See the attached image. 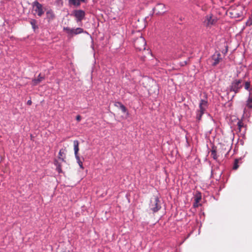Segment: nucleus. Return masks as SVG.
Instances as JSON below:
<instances>
[{
	"label": "nucleus",
	"instance_id": "f257e3e1",
	"mask_svg": "<svg viewBox=\"0 0 252 252\" xmlns=\"http://www.w3.org/2000/svg\"><path fill=\"white\" fill-rule=\"evenodd\" d=\"M149 208L154 213L158 212L161 208L160 201L158 197L153 196L151 198Z\"/></svg>",
	"mask_w": 252,
	"mask_h": 252
},
{
	"label": "nucleus",
	"instance_id": "f03ea898",
	"mask_svg": "<svg viewBox=\"0 0 252 252\" xmlns=\"http://www.w3.org/2000/svg\"><path fill=\"white\" fill-rule=\"evenodd\" d=\"M146 45L145 40L142 36L137 37L134 41V47L139 51L145 50Z\"/></svg>",
	"mask_w": 252,
	"mask_h": 252
},
{
	"label": "nucleus",
	"instance_id": "7ed1b4c3",
	"mask_svg": "<svg viewBox=\"0 0 252 252\" xmlns=\"http://www.w3.org/2000/svg\"><path fill=\"white\" fill-rule=\"evenodd\" d=\"M208 102L206 100L201 99L199 103V109L198 110L196 114V119L200 120L202 115L204 113L207 107Z\"/></svg>",
	"mask_w": 252,
	"mask_h": 252
},
{
	"label": "nucleus",
	"instance_id": "20e7f679",
	"mask_svg": "<svg viewBox=\"0 0 252 252\" xmlns=\"http://www.w3.org/2000/svg\"><path fill=\"white\" fill-rule=\"evenodd\" d=\"M153 10L157 15H162L167 11V7L164 4L159 3L155 6Z\"/></svg>",
	"mask_w": 252,
	"mask_h": 252
},
{
	"label": "nucleus",
	"instance_id": "39448f33",
	"mask_svg": "<svg viewBox=\"0 0 252 252\" xmlns=\"http://www.w3.org/2000/svg\"><path fill=\"white\" fill-rule=\"evenodd\" d=\"M242 80L241 79L234 80L230 86V91L234 92L235 94L238 93L242 87Z\"/></svg>",
	"mask_w": 252,
	"mask_h": 252
},
{
	"label": "nucleus",
	"instance_id": "423d86ee",
	"mask_svg": "<svg viewBox=\"0 0 252 252\" xmlns=\"http://www.w3.org/2000/svg\"><path fill=\"white\" fill-rule=\"evenodd\" d=\"M71 15L75 17L77 22H80L84 18L85 12L84 11L80 9L74 10L72 11Z\"/></svg>",
	"mask_w": 252,
	"mask_h": 252
},
{
	"label": "nucleus",
	"instance_id": "0eeeda50",
	"mask_svg": "<svg viewBox=\"0 0 252 252\" xmlns=\"http://www.w3.org/2000/svg\"><path fill=\"white\" fill-rule=\"evenodd\" d=\"M33 9L39 16H41L44 13L42 5L37 1L33 3Z\"/></svg>",
	"mask_w": 252,
	"mask_h": 252
},
{
	"label": "nucleus",
	"instance_id": "6e6552de",
	"mask_svg": "<svg viewBox=\"0 0 252 252\" xmlns=\"http://www.w3.org/2000/svg\"><path fill=\"white\" fill-rule=\"evenodd\" d=\"M217 21V19L213 17L212 15H208L205 17L204 23L207 27H210L214 25Z\"/></svg>",
	"mask_w": 252,
	"mask_h": 252
},
{
	"label": "nucleus",
	"instance_id": "1a4fd4ad",
	"mask_svg": "<svg viewBox=\"0 0 252 252\" xmlns=\"http://www.w3.org/2000/svg\"><path fill=\"white\" fill-rule=\"evenodd\" d=\"M213 59L214 60V62L212 63V64L214 66H216L217 64L219 63L220 60H221L220 54L218 53L217 55V56L216 55H214L213 57Z\"/></svg>",
	"mask_w": 252,
	"mask_h": 252
},
{
	"label": "nucleus",
	"instance_id": "9d476101",
	"mask_svg": "<svg viewBox=\"0 0 252 252\" xmlns=\"http://www.w3.org/2000/svg\"><path fill=\"white\" fill-rule=\"evenodd\" d=\"M73 145H74V154L75 156H78V151H79V142L77 140H74L73 141Z\"/></svg>",
	"mask_w": 252,
	"mask_h": 252
},
{
	"label": "nucleus",
	"instance_id": "9b49d317",
	"mask_svg": "<svg viewBox=\"0 0 252 252\" xmlns=\"http://www.w3.org/2000/svg\"><path fill=\"white\" fill-rule=\"evenodd\" d=\"M46 17L48 21H51L55 18V14L52 10H49L46 12Z\"/></svg>",
	"mask_w": 252,
	"mask_h": 252
},
{
	"label": "nucleus",
	"instance_id": "f8f14e48",
	"mask_svg": "<svg viewBox=\"0 0 252 252\" xmlns=\"http://www.w3.org/2000/svg\"><path fill=\"white\" fill-rule=\"evenodd\" d=\"M58 158L62 160L63 161H64V158H65V154L64 153V150L63 149H61L59 153Z\"/></svg>",
	"mask_w": 252,
	"mask_h": 252
},
{
	"label": "nucleus",
	"instance_id": "ddd939ff",
	"mask_svg": "<svg viewBox=\"0 0 252 252\" xmlns=\"http://www.w3.org/2000/svg\"><path fill=\"white\" fill-rule=\"evenodd\" d=\"M44 79V77H42L40 74H39L38 76L37 79H34L32 80V84L33 85H36L38 83H39L41 81Z\"/></svg>",
	"mask_w": 252,
	"mask_h": 252
},
{
	"label": "nucleus",
	"instance_id": "4468645a",
	"mask_svg": "<svg viewBox=\"0 0 252 252\" xmlns=\"http://www.w3.org/2000/svg\"><path fill=\"white\" fill-rule=\"evenodd\" d=\"M211 156L214 159L217 160L218 158V156L217 155L216 148L213 147L211 151Z\"/></svg>",
	"mask_w": 252,
	"mask_h": 252
},
{
	"label": "nucleus",
	"instance_id": "2eb2a0df",
	"mask_svg": "<svg viewBox=\"0 0 252 252\" xmlns=\"http://www.w3.org/2000/svg\"><path fill=\"white\" fill-rule=\"evenodd\" d=\"M69 3L75 6H79L80 5L79 0H69Z\"/></svg>",
	"mask_w": 252,
	"mask_h": 252
},
{
	"label": "nucleus",
	"instance_id": "dca6fc26",
	"mask_svg": "<svg viewBox=\"0 0 252 252\" xmlns=\"http://www.w3.org/2000/svg\"><path fill=\"white\" fill-rule=\"evenodd\" d=\"M83 32V29L80 28L73 29V35L78 34Z\"/></svg>",
	"mask_w": 252,
	"mask_h": 252
},
{
	"label": "nucleus",
	"instance_id": "f3484780",
	"mask_svg": "<svg viewBox=\"0 0 252 252\" xmlns=\"http://www.w3.org/2000/svg\"><path fill=\"white\" fill-rule=\"evenodd\" d=\"M63 31L65 32L68 34L73 35V29H70L68 27H64Z\"/></svg>",
	"mask_w": 252,
	"mask_h": 252
},
{
	"label": "nucleus",
	"instance_id": "a211bd4d",
	"mask_svg": "<svg viewBox=\"0 0 252 252\" xmlns=\"http://www.w3.org/2000/svg\"><path fill=\"white\" fill-rule=\"evenodd\" d=\"M250 85H251L250 82L247 81V82H245V84H244L245 89L246 90L248 91L249 92L252 91V88H250Z\"/></svg>",
	"mask_w": 252,
	"mask_h": 252
},
{
	"label": "nucleus",
	"instance_id": "6ab92c4d",
	"mask_svg": "<svg viewBox=\"0 0 252 252\" xmlns=\"http://www.w3.org/2000/svg\"><path fill=\"white\" fill-rule=\"evenodd\" d=\"M117 105H120V108L121 109L123 112H126L127 109L126 107L122 103L120 102H117Z\"/></svg>",
	"mask_w": 252,
	"mask_h": 252
},
{
	"label": "nucleus",
	"instance_id": "aec40b11",
	"mask_svg": "<svg viewBox=\"0 0 252 252\" xmlns=\"http://www.w3.org/2000/svg\"><path fill=\"white\" fill-rule=\"evenodd\" d=\"M30 23L32 25V27L33 29H35L36 28H37V27L36 26V21L34 19H32L31 21H30Z\"/></svg>",
	"mask_w": 252,
	"mask_h": 252
},
{
	"label": "nucleus",
	"instance_id": "412c9836",
	"mask_svg": "<svg viewBox=\"0 0 252 252\" xmlns=\"http://www.w3.org/2000/svg\"><path fill=\"white\" fill-rule=\"evenodd\" d=\"M237 126H238V128L240 130V131L241 130V129L244 127V124L243 122L242 121H239L237 123Z\"/></svg>",
	"mask_w": 252,
	"mask_h": 252
},
{
	"label": "nucleus",
	"instance_id": "4be33fe9",
	"mask_svg": "<svg viewBox=\"0 0 252 252\" xmlns=\"http://www.w3.org/2000/svg\"><path fill=\"white\" fill-rule=\"evenodd\" d=\"M247 106L250 108L252 107V98H249L247 101Z\"/></svg>",
	"mask_w": 252,
	"mask_h": 252
},
{
	"label": "nucleus",
	"instance_id": "5701e85b",
	"mask_svg": "<svg viewBox=\"0 0 252 252\" xmlns=\"http://www.w3.org/2000/svg\"><path fill=\"white\" fill-rule=\"evenodd\" d=\"M75 158H76V160H77V162L78 163V164H79V166H80V168H82V169H83V163H82V162L80 160V158H79V156H77V157H75Z\"/></svg>",
	"mask_w": 252,
	"mask_h": 252
},
{
	"label": "nucleus",
	"instance_id": "b1692460",
	"mask_svg": "<svg viewBox=\"0 0 252 252\" xmlns=\"http://www.w3.org/2000/svg\"><path fill=\"white\" fill-rule=\"evenodd\" d=\"M238 162H239V159H236L234 161V165H233V169H234V170H236L238 169V167H239V165H238Z\"/></svg>",
	"mask_w": 252,
	"mask_h": 252
},
{
	"label": "nucleus",
	"instance_id": "393cba45",
	"mask_svg": "<svg viewBox=\"0 0 252 252\" xmlns=\"http://www.w3.org/2000/svg\"><path fill=\"white\" fill-rule=\"evenodd\" d=\"M252 25V15L249 18V20L246 22V25L248 26H250Z\"/></svg>",
	"mask_w": 252,
	"mask_h": 252
},
{
	"label": "nucleus",
	"instance_id": "a878e982",
	"mask_svg": "<svg viewBox=\"0 0 252 252\" xmlns=\"http://www.w3.org/2000/svg\"><path fill=\"white\" fill-rule=\"evenodd\" d=\"M57 170L59 172H61L62 171L61 166V165L60 164H59L57 166Z\"/></svg>",
	"mask_w": 252,
	"mask_h": 252
},
{
	"label": "nucleus",
	"instance_id": "bb28decb",
	"mask_svg": "<svg viewBox=\"0 0 252 252\" xmlns=\"http://www.w3.org/2000/svg\"><path fill=\"white\" fill-rule=\"evenodd\" d=\"M200 199H201L200 197H196L195 198V204H197L198 202H199V201L200 200Z\"/></svg>",
	"mask_w": 252,
	"mask_h": 252
},
{
	"label": "nucleus",
	"instance_id": "cd10ccee",
	"mask_svg": "<svg viewBox=\"0 0 252 252\" xmlns=\"http://www.w3.org/2000/svg\"><path fill=\"white\" fill-rule=\"evenodd\" d=\"M81 119V117L80 115H77L76 117V120L77 121H80Z\"/></svg>",
	"mask_w": 252,
	"mask_h": 252
},
{
	"label": "nucleus",
	"instance_id": "c85d7f7f",
	"mask_svg": "<svg viewBox=\"0 0 252 252\" xmlns=\"http://www.w3.org/2000/svg\"><path fill=\"white\" fill-rule=\"evenodd\" d=\"M187 64V61H184L183 63H181V65L184 66Z\"/></svg>",
	"mask_w": 252,
	"mask_h": 252
},
{
	"label": "nucleus",
	"instance_id": "c756f323",
	"mask_svg": "<svg viewBox=\"0 0 252 252\" xmlns=\"http://www.w3.org/2000/svg\"><path fill=\"white\" fill-rule=\"evenodd\" d=\"M32 103V101L31 100H29L28 101H27V104L29 105H31Z\"/></svg>",
	"mask_w": 252,
	"mask_h": 252
},
{
	"label": "nucleus",
	"instance_id": "7c9ffc66",
	"mask_svg": "<svg viewBox=\"0 0 252 252\" xmlns=\"http://www.w3.org/2000/svg\"><path fill=\"white\" fill-rule=\"evenodd\" d=\"M115 105L116 107L120 108V105H117V102L115 103Z\"/></svg>",
	"mask_w": 252,
	"mask_h": 252
},
{
	"label": "nucleus",
	"instance_id": "2f4dec72",
	"mask_svg": "<svg viewBox=\"0 0 252 252\" xmlns=\"http://www.w3.org/2000/svg\"><path fill=\"white\" fill-rule=\"evenodd\" d=\"M55 162H56V163H55V164H56V165H57L58 162H57V161H55Z\"/></svg>",
	"mask_w": 252,
	"mask_h": 252
},
{
	"label": "nucleus",
	"instance_id": "473e14b6",
	"mask_svg": "<svg viewBox=\"0 0 252 252\" xmlns=\"http://www.w3.org/2000/svg\"><path fill=\"white\" fill-rule=\"evenodd\" d=\"M85 1V0H79V1Z\"/></svg>",
	"mask_w": 252,
	"mask_h": 252
},
{
	"label": "nucleus",
	"instance_id": "72a5a7b5",
	"mask_svg": "<svg viewBox=\"0 0 252 252\" xmlns=\"http://www.w3.org/2000/svg\"><path fill=\"white\" fill-rule=\"evenodd\" d=\"M69 252V251H64V252Z\"/></svg>",
	"mask_w": 252,
	"mask_h": 252
},
{
	"label": "nucleus",
	"instance_id": "f704fd0d",
	"mask_svg": "<svg viewBox=\"0 0 252 252\" xmlns=\"http://www.w3.org/2000/svg\"><path fill=\"white\" fill-rule=\"evenodd\" d=\"M251 88H252V87Z\"/></svg>",
	"mask_w": 252,
	"mask_h": 252
}]
</instances>
